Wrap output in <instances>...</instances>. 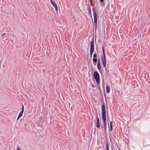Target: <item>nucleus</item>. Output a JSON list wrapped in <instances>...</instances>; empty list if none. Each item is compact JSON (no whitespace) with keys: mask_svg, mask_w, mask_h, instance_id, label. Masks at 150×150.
<instances>
[{"mask_svg":"<svg viewBox=\"0 0 150 150\" xmlns=\"http://www.w3.org/2000/svg\"><path fill=\"white\" fill-rule=\"evenodd\" d=\"M102 118H106V111H102Z\"/></svg>","mask_w":150,"mask_h":150,"instance_id":"8","label":"nucleus"},{"mask_svg":"<svg viewBox=\"0 0 150 150\" xmlns=\"http://www.w3.org/2000/svg\"><path fill=\"white\" fill-rule=\"evenodd\" d=\"M106 125H103L104 129V132H106L107 131Z\"/></svg>","mask_w":150,"mask_h":150,"instance_id":"15","label":"nucleus"},{"mask_svg":"<svg viewBox=\"0 0 150 150\" xmlns=\"http://www.w3.org/2000/svg\"><path fill=\"white\" fill-rule=\"evenodd\" d=\"M92 54H90V57L91 58L92 57Z\"/></svg>","mask_w":150,"mask_h":150,"instance_id":"23","label":"nucleus"},{"mask_svg":"<svg viewBox=\"0 0 150 150\" xmlns=\"http://www.w3.org/2000/svg\"><path fill=\"white\" fill-rule=\"evenodd\" d=\"M93 76L97 83L98 84L100 81V76L98 73L97 71H94Z\"/></svg>","mask_w":150,"mask_h":150,"instance_id":"2","label":"nucleus"},{"mask_svg":"<svg viewBox=\"0 0 150 150\" xmlns=\"http://www.w3.org/2000/svg\"><path fill=\"white\" fill-rule=\"evenodd\" d=\"M105 145H106V148H105V150H109V146H108V143L107 142L106 143Z\"/></svg>","mask_w":150,"mask_h":150,"instance_id":"12","label":"nucleus"},{"mask_svg":"<svg viewBox=\"0 0 150 150\" xmlns=\"http://www.w3.org/2000/svg\"><path fill=\"white\" fill-rule=\"evenodd\" d=\"M93 15L94 18V23L96 25L97 24V14L94 11L93 13Z\"/></svg>","mask_w":150,"mask_h":150,"instance_id":"4","label":"nucleus"},{"mask_svg":"<svg viewBox=\"0 0 150 150\" xmlns=\"http://www.w3.org/2000/svg\"><path fill=\"white\" fill-rule=\"evenodd\" d=\"M100 1L101 2H103V0H100Z\"/></svg>","mask_w":150,"mask_h":150,"instance_id":"22","label":"nucleus"},{"mask_svg":"<svg viewBox=\"0 0 150 150\" xmlns=\"http://www.w3.org/2000/svg\"><path fill=\"white\" fill-rule=\"evenodd\" d=\"M102 111H105V104L103 103L101 106Z\"/></svg>","mask_w":150,"mask_h":150,"instance_id":"9","label":"nucleus"},{"mask_svg":"<svg viewBox=\"0 0 150 150\" xmlns=\"http://www.w3.org/2000/svg\"><path fill=\"white\" fill-rule=\"evenodd\" d=\"M24 110V106L23 104H22V110L21 111V112H23Z\"/></svg>","mask_w":150,"mask_h":150,"instance_id":"19","label":"nucleus"},{"mask_svg":"<svg viewBox=\"0 0 150 150\" xmlns=\"http://www.w3.org/2000/svg\"><path fill=\"white\" fill-rule=\"evenodd\" d=\"M43 71L44 72H45V70L44 69H43Z\"/></svg>","mask_w":150,"mask_h":150,"instance_id":"28","label":"nucleus"},{"mask_svg":"<svg viewBox=\"0 0 150 150\" xmlns=\"http://www.w3.org/2000/svg\"><path fill=\"white\" fill-rule=\"evenodd\" d=\"M97 57V54L96 53H94L93 55V58H95Z\"/></svg>","mask_w":150,"mask_h":150,"instance_id":"20","label":"nucleus"},{"mask_svg":"<svg viewBox=\"0 0 150 150\" xmlns=\"http://www.w3.org/2000/svg\"><path fill=\"white\" fill-rule=\"evenodd\" d=\"M92 87H94V85H93V84H92Z\"/></svg>","mask_w":150,"mask_h":150,"instance_id":"24","label":"nucleus"},{"mask_svg":"<svg viewBox=\"0 0 150 150\" xmlns=\"http://www.w3.org/2000/svg\"><path fill=\"white\" fill-rule=\"evenodd\" d=\"M1 36L3 38H4L5 36H6L5 37L6 38L7 37L8 34L7 33H3L1 34Z\"/></svg>","mask_w":150,"mask_h":150,"instance_id":"13","label":"nucleus"},{"mask_svg":"<svg viewBox=\"0 0 150 150\" xmlns=\"http://www.w3.org/2000/svg\"><path fill=\"white\" fill-rule=\"evenodd\" d=\"M95 31H96V28H95Z\"/></svg>","mask_w":150,"mask_h":150,"instance_id":"30","label":"nucleus"},{"mask_svg":"<svg viewBox=\"0 0 150 150\" xmlns=\"http://www.w3.org/2000/svg\"><path fill=\"white\" fill-rule=\"evenodd\" d=\"M50 1L54 7L56 11H57L58 8L56 3L52 0H50Z\"/></svg>","mask_w":150,"mask_h":150,"instance_id":"3","label":"nucleus"},{"mask_svg":"<svg viewBox=\"0 0 150 150\" xmlns=\"http://www.w3.org/2000/svg\"><path fill=\"white\" fill-rule=\"evenodd\" d=\"M107 120H108V121H110V120L109 119H107Z\"/></svg>","mask_w":150,"mask_h":150,"instance_id":"27","label":"nucleus"},{"mask_svg":"<svg viewBox=\"0 0 150 150\" xmlns=\"http://www.w3.org/2000/svg\"><path fill=\"white\" fill-rule=\"evenodd\" d=\"M112 125H110V129H109V131L110 132L112 131Z\"/></svg>","mask_w":150,"mask_h":150,"instance_id":"18","label":"nucleus"},{"mask_svg":"<svg viewBox=\"0 0 150 150\" xmlns=\"http://www.w3.org/2000/svg\"><path fill=\"white\" fill-rule=\"evenodd\" d=\"M96 126L97 128H99L100 127V123H99V120L98 117L97 116V123L96 125Z\"/></svg>","mask_w":150,"mask_h":150,"instance_id":"7","label":"nucleus"},{"mask_svg":"<svg viewBox=\"0 0 150 150\" xmlns=\"http://www.w3.org/2000/svg\"><path fill=\"white\" fill-rule=\"evenodd\" d=\"M62 29L63 30V31H64V29Z\"/></svg>","mask_w":150,"mask_h":150,"instance_id":"29","label":"nucleus"},{"mask_svg":"<svg viewBox=\"0 0 150 150\" xmlns=\"http://www.w3.org/2000/svg\"><path fill=\"white\" fill-rule=\"evenodd\" d=\"M23 113V112H20L17 118V120H19L20 118L22 116Z\"/></svg>","mask_w":150,"mask_h":150,"instance_id":"10","label":"nucleus"},{"mask_svg":"<svg viewBox=\"0 0 150 150\" xmlns=\"http://www.w3.org/2000/svg\"><path fill=\"white\" fill-rule=\"evenodd\" d=\"M93 61L94 63L96 62H97V58H93ZM94 64L95 65V64Z\"/></svg>","mask_w":150,"mask_h":150,"instance_id":"17","label":"nucleus"},{"mask_svg":"<svg viewBox=\"0 0 150 150\" xmlns=\"http://www.w3.org/2000/svg\"><path fill=\"white\" fill-rule=\"evenodd\" d=\"M17 150H21L20 148H18L17 149Z\"/></svg>","mask_w":150,"mask_h":150,"instance_id":"25","label":"nucleus"},{"mask_svg":"<svg viewBox=\"0 0 150 150\" xmlns=\"http://www.w3.org/2000/svg\"><path fill=\"white\" fill-rule=\"evenodd\" d=\"M112 122L111 121L110 123V125H112Z\"/></svg>","mask_w":150,"mask_h":150,"instance_id":"21","label":"nucleus"},{"mask_svg":"<svg viewBox=\"0 0 150 150\" xmlns=\"http://www.w3.org/2000/svg\"><path fill=\"white\" fill-rule=\"evenodd\" d=\"M90 49H94V40L93 39L91 42Z\"/></svg>","mask_w":150,"mask_h":150,"instance_id":"6","label":"nucleus"},{"mask_svg":"<svg viewBox=\"0 0 150 150\" xmlns=\"http://www.w3.org/2000/svg\"><path fill=\"white\" fill-rule=\"evenodd\" d=\"M102 51L103 54L101 55V60L102 63L104 67L106 66V59L105 55L104 52V48L103 46H102Z\"/></svg>","mask_w":150,"mask_h":150,"instance_id":"1","label":"nucleus"},{"mask_svg":"<svg viewBox=\"0 0 150 150\" xmlns=\"http://www.w3.org/2000/svg\"><path fill=\"white\" fill-rule=\"evenodd\" d=\"M102 119L103 121V125H106V118H102Z\"/></svg>","mask_w":150,"mask_h":150,"instance_id":"11","label":"nucleus"},{"mask_svg":"<svg viewBox=\"0 0 150 150\" xmlns=\"http://www.w3.org/2000/svg\"><path fill=\"white\" fill-rule=\"evenodd\" d=\"M106 91H107V93H108L110 91V88L108 86V85L106 86Z\"/></svg>","mask_w":150,"mask_h":150,"instance_id":"14","label":"nucleus"},{"mask_svg":"<svg viewBox=\"0 0 150 150\" xmlns=\"http://www.w3.org/2000/svg\"><path fill=\"white\" fill-rule=\"evenodd\" d=\"M94 50V49H90V54H92L93 51Z\"/></svg>","mask_w":150,"mask_h":150,"instance_id":"16","label":"nucleus"},{"mask_svg":"<svg viewBox=\"0 0 150 150\" xmlns=\"http://www.w3.org/2000/svg\"><path fill=\"white\" fill-rule=\"evenodd\" d=\"M105 67V71H106L107 70V69H106V67Z\"/></svg>","mask_w":150,"mask_h":150,"instance_id":"26","label":"nucleus"},{"mask_svg":"<svg viewBox=\"0 0 150 150\" xmlns=\"http://www.w3.org/2000/svg\"><path fill=\"white\" fill-rule=\"evenodd\" d=\"M97 66L98 69L100 70L101 69V66L100 65V59L99 58L98 61V63L97 64Z\"/></svg>","mask_w":150,"mask_h":150,"instance_id":"5","label":"nucleus"}]
</instances>
